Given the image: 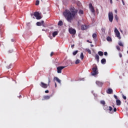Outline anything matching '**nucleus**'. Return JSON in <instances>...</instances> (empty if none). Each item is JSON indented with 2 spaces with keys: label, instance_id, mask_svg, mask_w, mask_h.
<instances>
[{
  "label": "nucleus",
  "instance_id": "30",
  "mask_svg": "<svg viewBox=\"0 0 128 128\" xmlns=\"http://www.w3.org/2000/svg\"><path fill=\"white\" fill-rule=\"evenodd\" d=\"M39 4H40V0H37L36 1V6H38Z\"/></svg>",
  "mask_w": 128,
  "mask_h": 128
},
{
  "label": "nucleus",
  "instance_id": "27",
  "mask_svg": "<svg viewBox=\"0 0 128 128\" xmlns=\"http://www.w3.org/2000/svg\"><path fill=\"white\" fill-rule=\"evenodd\" d=\"M30 23L28 22L26 24V28L28 30L30 28Z\"/></svg>",
  "mask_w": 128,
  "mask_h": 128
},
{
  "label": "nucleus",
  "instance_id": "31",
  "mask_svg": "<svg viewBox=\"0 0 128 128\" xmlns=\"http://www.w3.org/2000/svg\"><path fill=\"white\" fill-rule=\"evenodd\" d=\"M114 18H115V20L118 22V15H116L115 16H114Z\"/></svg>",
  "mask_w": 128,
  "mask_h": 128
},
{
  "label": "nucleus",
  "instance_id": "42",
  "mask_svg": "<svg viewBox=\"0 0 128 128\" xmlns=\"http://www.w3.org/2000/svg\"><path fill=\"white\" fill-rule=\"evenodd\" d=\"M110 4H112V0H110Z\"/></svg>",
  "mask_w": 128,
  "mask_h": 128
},
{
  "label": "nucleus",
  "instance_id": "33",
  "mask_svg": "<svg viewBox=\"0 0 128 128\" xmlns=\"http://www.w3.org/2000/svg\"><path fill=\"white\" fill-rule=\"evenodd\" d=\"M30 16L32 18H34V14H31Z\"/></svg>",
  "mask_w": 128,
  "mask_h": 128
},
{
  "label": "nucleus",
  "instance_id": "22",
  "mask_svg": "<svg viewBox=\"0 0 128 128\" xmlns=\"http://www.w3.org/2000/svg\"><path fill=\"white\" fill-rule=\"evenodd\" d=\"M79 14H84V10H80L78 11Z\"/></svg>",
  "mask_w": 128,
  "mask_h": 128
},
{
  "label": "nucleus",
  "instance_id": "12",
  "mask_svg": "<svg viewBox=\"0 0 128 128\" xmlns=\"http://www.w3.org/2000/svg\"><path fill=\"white\" fill-rule=\"evenodd\" d=\"M95 60H96L98 62H100V56H98V54H96L95 55Z\"/></svg>",
  "mask_w": 128,
  "mask_h": 128
},
{
  "label": "nucleus",
  "instance_id": "34",
  "mask_svg": "<svg viewBox=\"0 0 128 128\" xmlns=\"http://www.w3.org/2000/svg\"><path fill=\"white\" fill-rule=\"evenodd\" d=\"M102 31L103 32H106V29H104V28H102Z\"/></svg>",
  "mask_w": 128,
  "mask_h": 128
},
{
  "label": "nucleus",
  "instance_id": "53",
  "mask_svg": "<svg viewBox=\"0 0 128 128\" xmlns=\"http://www.w3.org/2000/svg\"><path fill=\"white\" fill-rule=\"evenodd\" d=\"M114 96H116V95H114Z\"/></svg>",
  "mask_w": 128,
  "mask_h": 128
},
{
  "label": "nucleus",
  "instance_id": "3",
  "mask_svg": "<svg viewBox=\"0 0 128 128\" xmlns=\"http://www.w3.org/2000/svg\"><path fill=\"white\" fill-rule=\"evenodd\" d=\"M92 72H91L92 76H96L98 74V67L96 66V67H94L92 68Z\"/></svg>",
  "mask_w": 128,
  "mask_h": 128
},
{
  "label": "nucleus",
  "instance_id": "11",
  "mask_svg": "<svg viewBox=\"0 0 128 128\" xmlns=\"http://www.w3.org/2000/svg\"><path fill=\"white\" fill-rule=\"evenodd\" d=\"M54 80H56L58 84H62V80L58 78V77H54Z\"/></svg>",
  "mask_w": 128,
  "mask_h": 128
},
{
  "label": "nucleus",
  "instance_id": "24",
  "mask_svg": "<svg viewBox=\"0 0 128 128\" xmlns=\"http://www.w3.org/2000/svg\"><path fill=\"white\" fill-rule=\"evenodd\" d=\"M106 40H108V42H112V38H110V36H108L106 38Z\"/></svg>",
  "mask_w": 128,
  "mask_h": 128
},
{
  "label": "nucleus",
  "instance_id": "26",
  "mask_svg": "<svg viewBox=\"0 0 128 128\" xmlns=\"http://www.w3.org/2000/svg\"><path fill=\"white\" fill-rule=\"evenodd\" d=\"M78 50H76L74 51L72 53L73 56H76V54H78Z\"/></svg>",
  "mask_w": 128,
  "mask_h": 128
},
{
  "label": "nucleus",
  "instance_id": "10",
  "mask_svg": "<svg viewBox=\"0 0 128 128\" xmlns=\"http://www.w3.org/2000/svg\"><path fill=\"white\" fill-rule=\"evenodd\" d=\"M96 84H97V86H100V88H101V86H102L104 85V83L100 81H96Z\"/></svg>",
  "mask_w": 128,
  "mask_h": 128
},
{
  "label": "nucleus",
  "instance_id": "1",
  "mask_svg": "<svg viewBox=\"0 0 128 128\" xmlns=\"http://www.w3.org/2000/svg\"><path fill=\"white\" fill-rule=\"evenodd\" d=\"M78 10L76 9L74 7H71L70 10H66L63 14L66 20L72 22V20L76 18V16H78Z\"/></svg>",
  "mask_w": 128,
  "mask_h": 128
},
{
  "label": "nucleus",
  "instance_id": "41",
  "mask_svg": "<svg viewBox=\"0 0 128 128\" xmlns=\"http://www.w3.org/2000/svg\"><path fill=\"white\" fill-rule=\"evenodd\" d=\"M71 48H74V44H72L71 46Z\"/></svg>",
  "mask_w": 128,
  "mask_h": 128
},
{
  "label": "nucleus",
  "instance_id": "40",
  "mask_svg": "<svg viewBox=\"0 0 128 128\" xmlns=\"http://www.w3.org/2000/svg\"><path fill=\"white\" fill-rule=\"evenodd\" d=\"M122 2L123 6H124V0H122Z\"/></svg>",
  "mask_w": 128,
  "mask_h": 128
},
{
  "label": "nucleus",
  "instance_id": "51",
  "mask_svg": "<svg viewBox=\"0 0 128 128\" xmlns=\"http://www.w3.org/2000/svg\"><path fill=\"white\" fill-rule=\"evenodd\" d=\"M49 37L52 40V38H50V36H49Z\"/></svg>",
  "mask_w": 128,
  "mask_h": 128
},
{
  "label": "nucleus",
  "instance_id": "25",
  "mask_svg": "<svg viewBox=\"0 0 128 128\" xmlns=\"http://www.w3.org/2000/svg\"><path fill=\"white\" fill-rule=\"evenodd\" d=\"M80 60L78 59L77 60H76L75 64H80Z\"/></svg>",
  "mask_w": 128,
  "mask_h": 128
},
{
  "label": "nucleus",
  "instance_id": "46",
  "mask_svg": "<svg viewBox=\"0 0 128 128\" xmlns=\"http://www.w3.org/2000/svg\"><path fill=\"white\" fill-rule=\"evenodd\" d=\"M90 46H91L92 48L94 47V44H90Z\"/></svg>",
  "mask_w": 128,
  "mask_h": 128
},
{
  "label": "nucleus",
  "instance_id": "47",
  "mask_svg": "<svg viewBox=\"0 0 128 128\" xmlns=\"http://www.w3.org/2000/svg\"><path fill=\"white\" fill-rule=\"evenodd\" d=\"M115 12H116V14H118V10H115Z\"/></svg>",
  "mask_w": 128,
  "mask_h": 128
},
{
  "label": "nucleus",
  "instance_id": "35",
  "mask_svg": "<svg viewBox=\"0 0 128 128\" xmlns=\"http://www.w3.org/2000/svg\"><path fill=\"white\" fill-rule=\"evenodd\" d=\"M119 56L120 58H122V53L120 52L119 53Z\"/></svg>",
  "mask_w": 128,
  "mask_h": 128
},
{
  "label": "nucleus",
  "instance_id": "8",
  "mask_svg": "<svg viewBox=\"0 0 128 128\" xmlns=\"http://www.w3.org/2000/svg\"><path fill=\"white\" fill-rule=\"evenodd\" d=\"M68 32L70 34H76V31L72 28H70L68 30Z\"/></svg>",
  "mask_w": 128,
  "mask_h": 128
},
{
  "label": "nucleus",
  "instance_id": "56",
  "mask_svg": "<svg viewBox=\"0 0 128 128\" xmlns=\"http://www.w3.org/2000/svg\"><path fill=\"white\" fill-rule=\"evenodd\" d=\"M117 1L118 0H116Z\"/></svg>",
  "mask_w": 128,
  "mask_h": 128
},
{
  "label": "nucleus",
  "instance_id": "9",
  "mask_svg": "<svg viewBox=\"0 0 128 128\" xmlns=\"http://www.w3.org/2000/svg\"><path fill=\"white\" fill-rule=\"evenodd\" d=\"M89 8L92 12H94V6H92V3L89 4Z\"/></svg>",
  "mask_w": 128,
  "mask_h": 128
},
{
  "label": "nucleus",
  "instance_id": "16",
  "mask_svg": "<svg viewBox=\"0 0 128 128\" xmlns=\"http://www.w3.org/2000/svg\"><path fill=\"white\" fill-rule=\"evenodd\" d=\"M58 32L56 31H55V32H52V36H53V38H56V36H58Z\"/></svg>",
  "mask_w": 128,
  "mask_h": 128
},
{
  "label": "nucleus",
  "instance_id": "36",
  "mask_svg": "<svg viewBox=\"0 0 128 128\" xmlns=\"http://www.w3.org/2000/svg\"><path fill=\"white\" fill-rule=\"evenodd\" d=\"M12 68V64H10L9 66L7 67L8 68Z\"/></svg>",
  "mask_w": 128,
  "mask_h": 128
},
{
  "label": "nucleus",
  "instance_id": "45",
  "mask_svg": "<svg viewBox=\"0 0 128 128\" xmlns=\"http://www.w3.org/2000/svg\"><path fill=\"white\" fill-rule=\"evenodd\" d=\"M11 42H14V39H12Z\"/></svg>",
  "mask_w": 128,
  "mask_h": 128
},
{
  "label": "nucleus",
  "instance_id": "38",
  "mask_svg": "<svg viewBox=\"0 0 128 128\" xmlns=\"http://www.w3.org/2000/svg\"><path fill=\"white\" fill-rule=\"evenodd\" d=\"M50 56H54V52H52Z\"/></svg>",
  "mask_w": 128,
  "mask_h": 128
},
{
  "label": "nucleus",
  "instance_id": "52",
  "mask_svg": "<svg viewBox=\"0 0 128 128\" xmlns=\"http://www.w3.org/2000/svg\"><path fill=\"white\" fill-rule=\"evenodd\" d=\"M127 64H128V60L126 61Z\"/></svg>",
  "mask_w": 128,
  "mask_h": 128
},
{
  "label": "nucleus",
  "instance_id": "50",
  "mask_svg": "<svg viewBox=\"0 0 128 128\" xmlns=\"http://www.w3.org/2000/svg\"><path fill=\"white\" fill-rule=\"evenodd\" d=\"M42 32H44L45 30H44V29H42Z\"/></svg>",
  "mask_w": 128,
  "mask_h": 128
},
{
  "label": "nucleus",
  "instance_id": "44",
  "mask_svg": "<svg viewBox=\"0 0 128 128\" xmlns=\"http://www.w3.org/2000/svg\"><path fill=\"white\" fill-rule=\"evenodd\" d=\"M8 52H10V54H12V50H9Z\"/></svg>",
  "mask_w": 128,
  "mask_h": 128
},
{
  "label": "nucleus",
  "instance_id": "29",
  "mask_svg": "<svg viewBox=\"0 0 128 128\" xmlns=\"http://www.w3.org/2000/svg\"><path fill=\"white\" fill-rule=\"evenodd\" d=\"M118 44L120 46H124V44H122V42H119Z\"/></svg>",
  "mask_w": 128,
  "mask_h": 128
},
{
  "label": "nucleus",
  "instance_id": "39",
  "mask_svg": "<svg viewBox=\"0 0 128 128\" xmlns=\"http://www.w3.org/2000/svg\"><path fill=\"white\" fill-rule=\"evenodd\" d=\"M45 92H46V94H48V92H49L48 90H46V91H45Z\"/></svg>",
  "mask_w": 128,
  "mask_h": 128
},
{
  "label": "nucleus",
  "instance_id": "6",
  "mask_svg": "<svg viewBox=\"0 0 128 128\" xmlns=\"http://www.w3.org/2000/svg\"><path fill=\"white\" fill-rule=\"evenodd\" d=\"M34 16L36 18V20H41V18H42V16H40V12H34Z\"/></svg>",
  "mask_w": 128,
  "mask_h": 128
},
{
  "label": "nucleus",
  "instance_id": "48",
  "mask_svg": "<svg viewBox=\"0 0 128 128\" xmlns=\"http://www.w3.org/2000/svg\"><path fill=\"white\" fill-rule=\"evenodd\" d=\"M122 96H124V94H122Z\"/></svg>",
  "mask_w": 128,
  "mask_h": 128
},
{
  "label": "nucleus",
  "instance_id": "28",
  "mask_svg": "<svg viewBox=\"0 0 128 128\" xmlns=\"http://www.w3.org/2000/svg\"><path fill=\"white\" fill-rule=\"evenodd\" d=\"M36 26H42V23L40 22H37Z\"/></svg>",
  "mask_w": 128,
  "mask_h": 128
},
{
  "label": "nucleus",
  "instance_id": "20",
  "mask_svg": "<svg viewBox=\"0 0 128 128\" xmlns=\"http://www.w3.org/2000/svg\"><path fill=\"white\" fill-rule=\"evenodd\" d=\"M86 51L88 52L90 54H92V51L90 50L88 48H86Z\"/></svg>",
  "mask_w": 128,
  "mask_h": 128
},
{
  "label": "nucleus",
  "instance_id": "15",
  "mask_svg": "<svg viewBox=\"0 0 128 128\" xmlns=\"http://www.w3.org/2000/svg\"><path fill=\"white\" fill-rule=\"evenodd\" d=\"M106 92L107 94H112V88H108L107 90H106Z\"/></svg>",
  "mask_w": 128,
  "mask_h": 128
},
{
  "label": "nucleus",
  "instance_id": "23",
  "mask_svg": "<svg viewBox=\"0 0 128 128\" xmlns=\"http://www.w3.org/2000/svg\"><path fill=\"white\" fill-rule=\"evenodd\" d=\"M41 23L42 26H44V28H46V26L44 25V20H42L41 22H40Z\"/></svg>",
  "mask_w": 128,
  "mask_h": 128
},
{
  "label": "nucleus",
  "instance_id": "2",
  "mask_svg": "<svg viewBox=\"0 0 128 128\" xmlns=\"http://www.w3.org/2000/svg\"><path fill=\"white\" fill-rule=\"evenodd\" d=\"M50 78H52L50 77V76H49L48 77V84H44V82H41L40 86H41L42 88H47L48 86H50Z\"/></svg>",
  "mask_w": 128,
  "mask_h": 128
},
{
  "label": "nucleus",
  "instance_id": "32",
  "mask_svg": "<svg viewBox=\"0 0 128 128\" xmlns=\"http://www.w3.org/2000/svg\"><path fill=\"white\" fill-rule=\"evenodd\" d=\"M116 48L118 50H120V46H116Z\"/></svg>",
  "mask_w": 128,
  "mask_h": 128
},
{
  "label": "nucleus",
  "instance_id": "55",
  "mask_svg": "<svg viewBox=\"0 0 128 128\" xmlns=\"http://www.w3.org/2000/svg\"><path fill=\"white\" fill-rule=\"evenodd\" d=\"M127 54H128V51H127Z\"/></svg>",
  "mask_w": 128,
  "mask_h": 128
},
{
  "label": "nucleus",
  "instance_id": "14",
  "mask_svg": "<svg viewBox=\"0 0 128 128\" xmlns=\"http://www.w3.org/2000/svg\"><path fill=\"white\" fill-rule=\"evenodd\" d=\"M86 25H82L81 26V30H86Z\"/></svg>",
  "mask_w": 128,
  "mask_h": 128
},
{
  "label": "nucleus",
  "instance_id": "43",
  "mask_svg": "<svg viewBox=\"0 0 128 128\" xmlns=\"http://www.w3.org/2000/svg\"><path fill=\"white\" fill-rule=\"evenodd\" d=\"M87 42H89V43H90V44H92V42H90V40H87Z\"/></svg>",
  "mask_w": 128,
  "mask_h": 128
},
{
  "label": "nucleus",
  "instance_id": "18",
  "mask_svg": "<svg viewBox=\"0 0 128 128\" xmlns=\"http://www.w3.org/2000/svg\"><path fill=\"white\" fill-rule=\"evenodd\" d=\"M98 54H99L100 56H104V52L102 51H99L98 52Z\"/></svg>",
  "mask_w": 128,
  "mask_h": 128
},
{
  "label": "nucleus",
  "instance_id": "17",
  "mask_svg": "<svg viewBox=\"0 0 128 128\" xmlns=\"http://www.w3.org/2000/svg\"><path fill=\"white\" fill-rule=\"evenodd\" d=\"M58 26H62L64 24V23L62 22V21L60 20L58 24Z\"/></svg>",
  "mask_w": 128,
  "mask_h": 128
},
{
  "label": "nucleus",
  "instance_id": "4",
  "mask_svg": "<svg viewBox=\"0 0 128 128\" xmlns=\"http://www.w3.org/2000/svg\"><path fill=\"white\" fill-rule=\"evenodd\" d=\"M108 16L109 22H112V20H114V14H112V12H109L108 14Z\"/></svg>",
  "mask_w": 128,
  "mask_h": 128
},
{
  "label": "nucleus",
  "instance_id": "21",
  "mask_svg": "<svg viewBox=\"0 0 128 128\" xmlns=\"http://www.w3.org/2000/svg\"><path fill=\"white\" fill-rule=\"evenodd\" d=\"M80 58L82 60H84V53L82 52L80 54Z\"/></svg>",
  "mask_w": 128,
  "mask_h": 128
},
{
  "label": "nucleus",
  "instance_id": "37",
  "mask_svg": "<svg viewBox=\"0 0 128 128\" xmlns=\"http://www.w3.org/2000/svg\"><path fill=\"white\" fill-rule=\"evenodd\" d=\"M104 56H108V52H104Z\"/></svg>",
  "mask_w": 128,
  "mask_h": 128
},
{
  "label": "nucleus",
  "instance_id": "54",
  "mask_svg": "<svg viewBox=\"0 0 128 128\" xmlns=\"http://www.w3.org/2000/svg\"><path fill=\"white\" fill-rule=\"evenodd\" d=\"M19 96H22V95H20Z\"/></svg>",
  "mask_w": 128,
  "mask_h": 128
},
{
  "label": "nucleus",
  "instance_id": "13",
  "mask_svg": "<svg viewBox=\"0 0 128 128\" xmlns=\"http://www.w3.org/2000/svg\"><path fill=\"white\" fill-rule=\"evenodd\" d=\"M106 58H102L101 60V64H106Z\"/></svg>",
  "mask_w": 128,
  "mask_h": 128
},
{
  "label": "nucleus",
  "instance_id": "7",
  "mask_svg": "<svg viewBox=\"0 0 128 128\" xmlns=\"http://www.w3.org/2000/svg\"><path fill=\"white\" fill-rule=\"evenodd\" d=\"M66 66H60L57 68V72L58 74H62V70H64Z\"/></svg>",
  "mask_w": 128,
  "mask_h": 128
},
{
  "label": "nucleus",
  "instance_id": "49",
  "mask_svg": "<svg viewBox=\"0 0 128 128\" xmlns=\"http://www.w3.org/2000/svg\"><path fill=\"white\" fill-rule=\"evenodd\" d=\"M55 88H56V83H55Z\"/></svg>",
  "mask_w": 128,
  "mask_h": 128
},
{
  "label": "nucleus",
  "instance_id": "19",
  "mask_svg": "<svg viewBox=\"0 0 128 128\" xmlns=\"http://www.w3.org/2000/svg\"><path fill=\"white\" fill-rule=\"evenodd\" d=\"M92 36L93 38H96L98 35H96V34L94 33L92 34Z\"/></svg>",
  "mask_w": 128,
  "mask_h": 128
},
{
  "label": "nucleus",
  "instance_id": "5",
  "mask_svg": "<svg viewBox=\"0 0 128 128\" xmlns=\"http://www.w3.org/2000/svg\"><path fill=\"white\" fill-rule=\"evenodd\" d=\"M114 33L116 36V38H118L119 40H120L122 38V37H120V32L118 30V28H115L114 29Z\"/></svg>",
  "mask_w": 128,
  "mask_h": 128
}]
</instances>
